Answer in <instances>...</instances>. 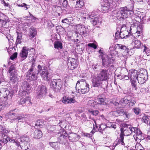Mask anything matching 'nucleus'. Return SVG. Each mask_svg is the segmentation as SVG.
Returning a JSON list of instances; mask_svg holds the SVG:
<instances>
[{"mask_svg": "<svg viewBox=\"0 0 150 150\" xmlns=\"http://www.w3.org/2000/svg\"><path fill=\"white\" fill-rule=\"evenodd\" d=\"M148 75L147 71L142 69L138 73L137 79L140 84H143L148 79Z\"/></svg>", "mask_w": 150, "mask_h": 150, "instance_id": "nucleus-4", "label": "nucleus"}, {"mask_svg": "<svg viewBox=\"0 0 150 150\" xmlns=\"http://www.w3.org/2000/svg\"><path fill=\"white\" fill-rule=\"evenodd\" d=\"M138 72L136 70L132 69L129 71V75L130 76L131 79H137Z\"/></svg>", "mask_w": 150, "mask_h": 150, "instance_id": "nucleus-21", "label": "nucleus"}, {"mask_svg": "<svg viewBox=\"0 0 150 150\" xmlns=\"http://www.w3.org/2000/svg\"><path fill=\"white\" fill-rule=\"evenodd\" d=\"M136 131L134 134H136L137 137L139 139L142 134V132L138 128H137Z\"/></svg>", "mask_w": 150, "mask_h": 150, "instance_id": "nucleus-49", "label": "nucleus"}, {"mask_svg": "<svg viewBox=\"0 0 150 150\" xmlns=\"http://www.w3.org/2000/svg\"><path fill=\"white\" fill-rule=\"evenodd\" d=\"M2 139L1 140H0V142H2L4 144H6L8 142V141H9L10 142L13 143L11 141L13 139H10L8 136H5L4 137H2Z\"/></svg>", "mask_w": 150, "mask_h": 150, "instance_id": "nucleus-32", "label": "nucleus"}, {"mask_svg": "<svg viewBox=\"0 0 150 150\" xmlns=\"http://www.w3.org/2000/svg\"><path fill=\"white\" fill-rule=\"evenodd\" d=\"M60 136L59 139L60 141H59V142L62 143L64 142V140L67 138L68 136V134L66 131L64 130H62L60 132Z\"/></svg>", "mask_w": 150, "mask_h": 150, "instance_id": "nucleus-23", "label": "nucleus"}, {"mask_svg": "<svg viewBox=\"0 0 150 150\" xmlns=\"http://www.w3.org/2000/svg\"><path fill=\"white\" fill-rule=\"evenodd\" d=\"M109 74L108 70L101 69L98 75V76L103 81H107L109 79Z\"/></svg>", "mask_w": 150, "mask_h": 150, "instance_id": "nucleus-7", "label": "nucleus"}, {"mask_svg": "<svg viewBox=\"0 0 150 150\" xmlns=\"http://www.w3.org/2000/svg\"><path fill=\"white\" fill-rule=\"evenodd\" d=\"M83 88H81L77 90L79 93H81L82 94L87 92L89 90V86H85Z\"/></svg>", "mask_w": 150, "mask_h": 150, "instance_id": "nucleus-27", "label": "nucleus"}, {"mask_svg": "<svg viewBox=\"0 0 150 150\" xmlns=\"http://www.w3.org/2000/svg\"><path fill=\"white\" fill-rule=\"evenodd\" d=\"M25 98L21 99L19 101H18V103L19 105H23L25 103Z\"/></svg>", "mask_w": 150, "mask_h": 150, "instance_id": "nucleus-52", "label": "nucleus"}, {"mask_svg": "<svg viewBox=\"0 0 150 150\" xmlns=\"http://www.w3.org/2000/svg\"><path fill=\"white\" fill-rule=\"evenodd\" d=\"M25 104L27 106H30L31 105L32 103L31 101V98L29 97H27L25 98Z\"/></svg>", "mask_w": 150, "mask_h": 150, "instance_id": "nucleus-41", "label": "nucleus"}, {"mask_svg": "<svg viewBox=\"0 0 150 150\" xmlns=\"http://www.w3.org/2000/svg\"><path fill=\"white\" fill-rule=\"evenodd\" d=\"M103 81L98 76L93 79V85L94 87L100 86Z\"/></svg>", "mask_w": 150, "mask_h": 150, "instance_id": "nucleus-17", "label": "nucleus"}, {"mask_svg": "<svg viewBox=\"0 0 150 150\" xmlns=\"http://www.w3.org/2000/svg\"><path fill=\"white\" fill-rule=\"evenodd\" d=\"M8 131L6 129L2 132V137L5 136H8Z\"/></svg>", "mask_w": 150, "mask_h": 150, "instance_id": "nucleus-54", "label": "nucleus"}, {"mask_svg": "<svg viewBox=\"0 0 150 150\" xmlns=\"http://www.w3.org/2000/svg\"><path fill=\"white\" fill-rule=\"evenodd\" d=\"M88 86V84L87 83L86 80L83 79L79 80L76 84V88L77 90L85 87V86Z\"/></svg>", "mask_w": 150, "mask_h": 150, "instance_id": "nucleus-15", "label": "nucleus"}, {"mask_svg": "<svg viewBox=\"0 0 150 150\" xmlns=\"http://www.w3.org/2000/svg\"><path fill=\"white\" fill-rule=\"evenodd\" d=\"M17 53L15 52L13 54H12L10 57V59L12 60H13L15 58L17 57Z\"/></svg>", "mask_w": 150, "mask_h": 150, "instance_id": "nucleus-57", "label": "nucleus"}, {"mask_svg": "<svg viewBox=\"0 0 150 150\" xmlns=\"http://www.w3.org/2000/svg\"><path fill=\"white\" fill-rule=\"evenodd\" d=\"M5 107V104L3 103L0 102V111L3 110Z\"/></svg>", "mask_w": 150, "mask_h": 150, "instance_id": "nucleus-62", "label": "nucleus"}, {"mask_svg": "<svg viewBox=\"0 0 150 150\" xmlns=\"http://www.w3.org/2000/svg\"><path fill=\"white\" fill-rule=\"evenodd\" d=\"M134 6H132L129 8L125 6L121 8H120L117 14H119V16L123 19H125L130 15L131 12L132 11Z\"/></svg>", "mask_w": 150, "mask_h": 150, "instance_id": "nucleus-2", "label": "nucleus"}, {"mask_svg": "<svg viewBox=\"0 0 150 150\" xmlns=\"http://www.w3.org/2000/svg\"><path fill=\"white\" fill-rule=\"evenodd\" d=\"M30 141V139L28 136L24 135L21 136L20 138L12 140L11 141L16 146L15 149H17L19 147L21 148V144L22 143H23L25 146H27Z\"/></svg>", "mask_w": 150, "mask_h": 150, "instance_id": "nucleus-1", "label": "nucleus"}, {"mask_svg": "<svg viewBox=\"0 0 150 150\" xmlns=\"http://www.w3.org/2000/svg\"><path fill=\"white\" fill-rule=\"evenodd\" d=\"M97 100L98 101V103L104 104L105 102V99L104 98L98 97Z\"/></svg>", "mask_w": 150, "mask_h": 150, "instance_id": "nucleus-46", "label": "nucleus"}, {"mask_svg": "<svg viewBox=\"0 0 150 150\" xmlns=\"http://www.w3.org/2000/svg\"><path fill=\"white\" fill-rule=\"evenodd\" d=\"M62 102L65 104L74 103L76 102L74 97L71 98L70 97L64 96L63 98Z\"/></svg>", "mask_w": 150, "mask_h": 150, "instance_id": "nucleus-18", "label": "nucleus"}, {"mask_svg": "<svg viewBox=\"0 0 150 150\" xmlns=\"http://www.w3.org/2000/svg\"><path fill=\"white\" fill-rule=\"evenodd\" d=\"M17 5L18 7H24L25 8V10H27L30 8L29 5H27L25 3H23L21 4H18V3Z\"/></svg>", "mask_w": 150, "mask_h": 150, "instance_id": "nucleus-43", "label": "nucleus"}, {"mask_svg": "<svg viewBox=\"0 0 150 150\" xmlns=\"http://www.w3.org/2000/svg\"><path fill=\"white\" fill-rule=\"evenodd\" d=\"M54 47L57 49H61L62 48V42L59 41H55L54 43Z\"/></svg>", "mask_w": 150, "mask_h": 150, "instance_id": "nucleus-35", "label": "nucleus"}, {"mask_svg": "<svg viewBox=\"0 0 150 150\" xmlns=\"http://www.w3.org/2000/svg\"><path fill=\"white\" fill-rule=\"evenodd\" d=\"M88 112L93 115L96 116L99 113V111L97 110H89Z\"/></svg>", "mask_w": 150, "mask_h": 150, "instance_id": "nucleus-45", "label": "nucleus"}, {"mask_svg": "<svg viewBox=\"0 0 150 150\" xmlns=\"http://www.w3.org/2000/svg\"><path fill=\"white\" fill-rule=\"evenodd\" d=\"M88 46L93 48L94 49H96L97 48V46L93 43H89L88 44Z\"/></svg>", "mask_w": 150, "mask_h": 150, "instance_id": "nucleus-58", "label": "nucleus"}, {"mask_svg": "<svg viewBox=\"0 0 150 150\" xmlns=\"http://www.w3.org/2000/svg\"><path fill=\"white\" fill-rule=\"evenodd\" d=\"M43 124V122L42 121L40 120H38L36 123L35 124V126H38L40 127L41 126H42V125Z\"/></svg>", "mask_w": 150, "mask_h": 150, "instance_id": "nucleus-51", "label": "nucleus"}, {"mask_svg": "<svg viewBox=\"0 0 150 150\" xmlns=\"http://www.w3.org/2000/svg\"><path fill=\"white\" fill-rule=\"evenodd\" d=\"M142 32L137 30V32L135 33H134V35L136 37H137L139 36L140 35H142Z\"/></svg>", "mask_w": 150, "mask_h": 150, "instance_id": "nucleus-59", "label": "nucleus"}, {"mask_svg": "<svg viewBox=\"0 0 150 150\" xmlns=\"http://www.w3.org/2000/svg\"><path fill=\"white\" fill-rule=\"evenodd\" d=\"M132 44V45H134V48H139L143 46L141 42L138 40H135L134 41H133Z\"/></svg>", "mask_w": 150, "mask_h": 150, "instance_id": "nucleus-30", "label": "nucleus"}, {"mask_svg": "<svg viewBox=\"0 0 150 150\" xmlns=\"http://www.w3.org/2000/svg\"><path fill=\"white\" fill-rule=\"evenodd\" d=\"M129 105L130 107H132L136 103L135 101L133 100H131V101H129Z\"/></svg>", "mask_w": 150, "mask_h": 150, "instance_id": "nucleus-60", "label": "nucleus"}, {"mask_svg": "<svg viewBox=\"0 0 150 150\" xmlns=\"http://www.w3.org/2000/svg\"><path fill=\"white\" fill-rule=\"evenodd\" d=\"M38 71L37 73V74H38L39 73L40 74V73H41L42 71V67L40 65H38Z\"/></svg>", "mask_w": 150, "mask_h": 150, "instance_id": "nucleus-63", "label": "nucleus"}, {"mask_svg": "<svg viewBox=\"0 0 150 150\" xmlns=\"http://www.w3.org/2000/svg\"><path fill=\"white\" fill-rule=\"evenodd\" d=\"M47 93L46 87L43 85L39 86L37 88V93L38 98H41L45 96Z\"/></svg>", "mask_w": 150, "mask_h": 150, "instance_id": "nucleus-8", "label": "nucleus"}, {"mask_svg": "<svg viewBox=\"0 0 150 150\" xmlns=\"http://www.w3.org/2000/svg\"><path fill=\"white\" fill-rule=\"evenodd\" d=\"M128 33L127 31H124L123 32H121L120 33L119 35V38H124L126 37L127 38L129 37V35H127V34Z\"/></svg>", "mask_w": 150, "mask_h": 150, "instance_id": "nucleus-36", "label": "nucleus"}, {"mask_svg": "<svg viewBox=\"0 0 150 150\" xmlns=\"http://www.w3.org/2000/svg\"><path fill=\"white\" fill-rule=\"evenodd\" d=\"M69 140L71 142H74L78 141L80 138V137L75 133L70 134L68 136Z\"/></svg>", "mask_w": 150, "mask_h": 150, "instance_id": "nucleus-20", "label": "nucleus"}, {"mask_svg": "<svg viewBox=\"0 0 150 150\" xmlns=\"http://www.w3.org/2000/svg\"><path fill=\"white\" fill-rule=\"evenodd\" d=\"M34 72H28L26 75V78L30 81H34L37 80V75Z\"/></svg>", "mask_w": 150, "mask_h": 150, "instance_id": "nucleus-16", "label": "nucleus"}, {"mask_svg": "<svg viewBox=\"0 0 150 150\" xmlns=\"http://www.w3.org/2000/svg\"><path fill=\"white\" fill-rule=\"evenodd\" d=\"M59 3L62 4L64 8H66L68 5V1L67 0H59Z\"/></svg>", "mask_w": 150, "mask_h": 150, "instance_id": "nucleus-40", "label": "nucleus"}, {"mask_svg": "<svg viewBox=\"0 0 150 150\" xmlns=\"http://www.w3.org/2000/svg\"><path fill=\"white\" fill-rule=\"evenodd\" d=\"M10 82L13 84L15 83L18 82V78L16 74H15L10 75Z\"/></svg>", "mask_w": 150, "mask_h": 150, "instance_id": "nucleus-26", "label": "nucleus"}, {"mask_svg": "<svg viewBox=\"0 0 150 150\" xmlns=\"http://www.w3.org/2000/svg\"><path fill=\"white\" fill-rule=\"evenodd\" d=\"M76 32L80 34L83 36H85L88 33V30L87 28H86L83 25H77L76 26Z\"/></svg>", "mask_w": 150, "mask_h": 150, "instance_id": "nucleus-6", "label": "nucleus"}, {"mask_svg": "<svg viewBox=\"0 0 150 150\" xmlns=\"http://www.w3.org/2000/svg\"><path fill=\"white\" fill-rule=\"evenodd\" d=\"M29 35L31 38H33L37 34L35 28L32 27L29 29Z\"/></svg>", "mask_w": 150, "mask_h": 150, "instance_id": "nucleus-28", "label": "nucleus"}, {"mask_svg": "<svg viewBox=\"0 0 150 150\" xmlns=\"http://www.w3.org/2000/svg\"><path fill=\"white\" fill-rule=\"evenodd\" d=\"M138 147H141V145L139 144H138L136 145L135 147L137 150H144V149H139L138 148Z\"/></svg>", "mask_w": 150, "mask_h": 150, "instance_id": "nucleus-64", "label": "nucleus"}, {"mask_svg": "<svg viewBox=\"0 0 150 150\" xmlns=\"http://www.w3.org/2000/svg\"><path fill=\"white\" fill-rule=\"evenodd\" d=\"M116 47L118 49L121 50L122 52H125V53H126V55H127V54L128 53L129 51V49L124 45L117 44Z\"/></svg>", "mask_w": 150, "mask_h": 150, "instance_id": "nucleus-25", "label": "nucleus"}, {"mask_svg": "<svg viewBox=\"0 0 150 150\" xmlns=\"http://www.w3.org/2000/svg\"><path fill=\"white\" fill-rule=\"evenodd\" d=\"M22 88L23 91H22V95L24 96V95L28 94L31 91L30 86L29 85V83L26 81H24L22 82Z\"/></svg>", "mask_w": 150, "mask_h": 150, "instance_id": "nucleus-10", "label": "nucleus"}, {"mask_svg": "<svg viewBox=\"0 0 150 150\" xmlns=\"http://www.w3.org/2000/svg\"><path fill=\"white\" fill-rule=\"evenodd\" d=\"M68 62V66H70L71 69H74L77 67L78 64L76 63V60L75 59L69 57Z\"/></svg>", "mask_w": 150, "mask_h": 150, "instance_id": "nucleus-14", "label": "nucleus"}, {"mask_svg": "<svg viewBox=\"0 0 150 150\" xmlns=\"http://www.w3.org/2000/svg\"><path fill=\"white\" fill-rule=\"evenodd\" d=\"M94 123L95 124H93L94 127L93 129V130L91 132V133H92V134H93L95 132V129H94V128H95V127L97 129L98 126H97V124L96 123V121H94Z\"/></svg>", "mask_w": 150, "mask_h": 150, "instance_id": "nucleus-61", "label": "nucleus"}, {"mask_svg": "<svg viewBox=\"0 0 150 150\" xmlns=\"http://www.w3.org/2000/svg\"><path fill=\"white\" fill-rule=\"evenodd\" d=\"M15 72L14 65L13 64H11V66L9 68L8 70V72L10 75H12L15 74L14 72Z\"/></svg>", "mask_w": 150, "mask_h": 150, "instance_id": "nucleus-38", "label": "nucleus"}, {"mask_svg": "<svg viewBox=\"0 0 150 150\" xmlns=\"http://www.w3.org/2000/svg\"><path fill=\"white\" fill-rule=\"evenodd\" d=\"M137 128L136 127H131L129 125V127L128 131L131 132V134H133V133H134L135 134Z\"/></svg>", "mask_w": 150, "mask_h": 150, "instance_id": "nucleus-44", "label": "nucleus"}, {"mask_svg": "<svg viewBox=\"0 0 150 150\" xmlns=\"http://www.w3.org/2000/svg\"><path fill=\"white\" fill-rule=\"evenodd\" d=\"M106 127V126L105 125L101 124V125L98 129V130L100 132H102Z\"/></svg>", "mask_w": 150, "mask_h": 150, "instance_id": "nucleus-47", "label": "nucleus"}, {"mask_svg": "<svg viewBox=\"0 0 150 150\" xmlns=\"http://www.w3.org/2000/svg\"><path fill=\"white\" fill-rule=\"evenodd\" d=\"M129 103V100L126 98H124L121 99L119 103H117V106L120 108L121 107H123Z\"/></svg>", "mask_w": 150, "mask_h": 150, "instance_id": "nucleus-24", "label": "nucleus"}, {"mask_svg": "<svg viewBox=\"0 0 150 150\" xmlns=\"http://www.w3.org/2000/svg\"><path fill=\"white\" fill-rule=\"evenodd\" d=\"M62 22L63 23L67 24H69L71 22V20L69 19L68 18H66L62 21Z\"/></svg>", "mask_w": 150, "mask_h": 150, "instance_id": "nucleus-48", "label": "nucleus"}, {"mask_svg": "<svg viewBox=\"0 0 150 150\" xmlns=\"http://www.w3.org/2000/svg\"><path fill=\"white\" fill-rule=\"evenodd\" d=\"M136 79H131L130 81L131 83L132 86V87L136 89Z\"/></svg>", "mask_w": 150, "mask_h": 150, "instance_id": "nucleus-50", "label": "nucleus"}, {"mask_svg": "<svg viewBox=\"0 0 150 150\" xmlns=\"http://www.w3.org/2000/svg\"><path fill=\"white\" fill-rule=\"evenodd\" d=\"M133 110L134 113L136 115H138L140 112V110L139 108H135L133 109Z\"/></svg>", "mask_w": 150, "mask_h": 150, "instance_id": "nucleus-53", "label": "nucleus"}, {"mask_svg": "<svg viewBox=\"0 0 150 150\" xmlns=\"http://www.w3.org/2000/svg\"><path fill=\"white\" fill-rule=\"evenodd\" d=\"M42 136V133L39 130H35L34 132V137L36 139H40Z\"/></svg>", "mask_w": 150, "mask_h": 150, "instance_id": "nucleus-29", "label": "nucleus"}, {"mask_svg": "<svg viewBox=\"0 0 150 150\" xmlns=\"http://www.w3.org/2000/svg\"><path fill=\"white\" fill-rule=\"evenodd\" d=\"M62 86V82L60 79H53L51 81L50 87L55 92L59 91Z\"/></svg>", "mask_w": 150, "mask_h": 150, "instance_id": "nucleus-5", "label": "nucleus"}, {"mask_svg": "<svg viewBox=\"0 0 150 150\" xmlns=\"http://www.w3.org/2000/svg\"><path fill=\"white\" fill-rule=\"evenodd\" d=\"M13 95V91H10L8 90H6L4 93L3 97L4 100H6L8 99H10Z\"/></svg>", "mask_w": 150, "mask_h": 150, "instance_id": "nucleus-19", "label": "nucleus"}, {"mask_svg": "<svg viewBox=\"0 0 150 150\" xmlns=\"http://www.w3.org/2000/svg\"><path fill=\"white\" fill-rule=\"evenodd\" d=\"M112 57H109V56H106L105 57H103L102 61L103 65L105 68L109 67L112 62V59H111Z\"/></svg>", "mask_w": 150, "mask_h": 150, "instance_id": "nucleus-12", "label": "nucleus"}, {"mask_svg": "<svg viewBox=\"0 0 150 150\" xmlns=\"http://www.w3.org/2000/svg\"><path fill=\"white\" fill-rule=\"evenodd\" d=\"M110 53V55L112 57H113L116 56V55H117L118 52L115 50V49L112 46H110L109 48Z\"/></svg>", "mask_w": 150, "mask_h": 150, "instance_id": "nucleus-34", "label": "nucleus"}, {"mask_svg": "<svg viewBox=\"0 0 150 150\" xmlns=\"http://www.w3.org/2000/svg\"><path fill=\"white\" fill-rule=\"evenodd\" d=\"M40 75L41 77L45 80L48 81L50 79V77L48 75V72L47 70L45 69H42Z\"/></svg>", "mask_w": 150, "mask_h": 150, "instance_id": "nucleus-22", "label": "nucleus"}, {"mask_svg": "<svg viewBox=\"0 0 150 150\" xmlns=\"http://www.w3.org/2000/svg\"><path fill=\"white\" fill-rule=\"evenodd\" d=\"M15 114L14 113L12 112H10L6 114H4L3 115V116H4L6 118H8L9 119H13V120L16 119L17 121H19L23 119V117H16L15 115Z\"/></svg>", "mask_w": 150, "mask_h": 150, "instance_id": "nucleus-11", "label": "nucleus"}, {"mask_svg": "<svg viewBox=\"0 0 150 150\" xmlns=\"http://www.w3.org/2000/svg\"><path fill=\"white\" fill-rule=\"evenodd\" d=\"M84 5V3L82 0H79L76 1V8H80L82 7Z\"/></svg>", "mask_w": 150, "mask_h": 150, "instance_id": "nucleus-37", "label": "nucleus"}, {"mask_svg": "<svg viewBox=\"0 0 150 150\" xmlns=\"http://www.w3.org/2000/svg\"><path fill=\"white\" fill-rule=\"evenodd\" d=\"M89 18L91 19V22L93 25H96L100 23V19L98 16L96 17V15H94V13L90 15L88 17Z\"/></svg>", "mask_w": 150, "mask_h": 150, "instance_id": "nucleus-13", "label": "nucleus"}, {"mask_svg": "<svg viewBox=\"0 0 150 150\" xmlns=\"http://www.w3.org/2000/svg\"><path fill=\"white\" fill-rule=\"evenodd\" d=\"M113 113L115 114L117 113L119 115H124L125 114V112L123 110L121 109L120 110H118L117 111H115L113 112Z\"/></svg>", "mask_w": 150, "mask_h": 150, "instance_id": "nucleus-42", "label": "nucleus"}, {"mask_svg": "<svg viewBox=\"0 0 150 150\" xmlns=\"http://www.w3.org/2000/svg\"><path fill=\"white\" fill-rule=\"evenodd\" d=\"M0 22H1V23H2V25L4 26L7 23V21L6 19H2L0 18Z\"/></svg>", "mask_w": 150, "mask_h": 150, "instance_id": "nucleus-56", "label": "nucleus"}, {"mask_svg": "<svg viewBox=\"0 0 150 150\" xmlns=\"http://www.w3.org/2000/svg\"><path fill=\"white\" fill-rule=\"evenodd\" d=\"M110 6L107 4H105L102 7V10L104 12H108L110 10Z\"/></svg>", "mask_w": 150, "mask_h": 150, "instance_id": "nucleus-39", "label": "nucleus"}, {"mask_svg": "<svg viewBox=\"0 0 150 150\" xmlns=\"http://www.w3.org/2000/svg\"><path fill=\"white\" fill-rule=\"evenodd\" d=\"M60 143L58 142H52L49 143V144L50 146L54 148V149L57 150L59 149Z\"/></svg>", "mask_w": 150, "mask_h": 150, "instance_id": "nucleus-31", "label": "nucleus"}, {"mask_svg": "<svg viewBox=\"0 0 150 150\" xmlns=\"http://www.w3.org/2000/svg\"><path fill=\"white\" fill-rule=\"evenodd\" d=\"M129 126V125L125 124L124 125L123 129L121 128V133L120 134V138L119 139L118 141L122 145H125L123 141L124 136L125 135L128 136L131 134V132L128 131Z\"/></svg>", "mask_w": 150, "mask_h": 150, "instance_id": "nucleus-3", "label": "nucleus"}, {"mask_svg": "<svg viewBox=\"0 0 150 150\" xmlns=\"http://www.w3.org/2000/svg\"><path fill=\"white\" fill-rule=\"evenodd\" d=\"M32 68L30 69L29 70V71H28V72H33V64H34V62L35 61V60L34 59V58L33 59H32Z\"/></svg>", "mask_w": 150, "mask_h": 150, "instance_id": "nucleus-55", "label": "nucleus"}, {"mask_svg": "<svg viewBox=\"0 0 150 150\" xmlns=\"http://www.w3.org/2000/svg\"><path fill=\"white\" fill-rule=\"evenodd\" d=\"M28 51L33 52L34 49L33 48H28L26 46L23 47L20 53V56L21 58L23 60L25 59L27 57Z\"/></svg>", "mask_w": 150, "mask_h": 150, "instance_id": "nucleus-9", "label": "nucleus"}, {"mask_svg": "<svg viewBox=\"0 0 150 150\" xmlns=\"http://www.w3.org/2000/svg\"><path fill=\"white\" fill-rule=\"evenodd\" d=\"M17 36L16 44V45L19 44H21L22 43V33H18L17 32Z\"/></svg>", "mask_w": 150, "mask_h": 150, "instance_id": "nucleus-33", "label": "nucleus"}]
</instances>
